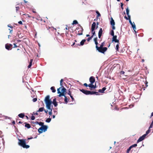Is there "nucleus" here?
Instances as JSON below:
<instances>
[{
    "label": "nucleus",
    "instance_id": "f257e3e1",
    "mask_svg": "<svg viewBox=\"0 0 153 153\" xmlns=\"http://www.w3.org/2000/svg\"><path fill=\"white\" fill-rule=\"evenodd\" d=\"M18 144L24 148L28 149L30 147V146L26 144L27 143L28 141L26 142V139H18Z\"/></svg>",
    "mask_w": 153,
    "mask_h": 153
},
{
    "label": "nucleus",
    "instance_id": "f03ea898",
    "mask_svg": "<svg viewBox=\"0 0 153 153\" xmlns=\"http://www.w3.org/2000/svg\"><path fill=\"white\" fill-rule=\"evenodd\" d=\"M44 101L46 104V106L47 109H50L51 107V105L52 103V102L50 99V96L47 95L45 98Z\"/></svg>",
    "mask_w": 153,
    "mask_h": 153
},
{
    "label": "nucleus",
    "instance_id": "7ed1b4c3",
    "mask_svg": "<svg viewBox=\"0 0 153 153\" xmlns=\"http://www.w3.org/2000/svg\"><path fill=\"white\" fill-rule=\"evenodd\" d=\"M62 87L61 89V92L60 91V89L61 88V87L57 89V93L59 94L58 95V96L59 97H61V96H65L66 94V90L65 88L63 86Z\"/></svg>",
    "mask_w": 153,
    "mask_h": 153
},
{
    "label": "nucleus",
    "instance_id": "20e7f679",
    "mask_svg": "<svg viewBox=\"0 0 153 153\" xmlns=\"http://www.w3.org/2000/svg\"><path fill=\"white\" fill-rule=\"evenodd\" d=\"M105 42H103L102 43L101 45H100V47H99V48H98L99 51V52L101 53H104L107 50V48L106 47H103L105 45Z\"/></svg>",
    "mask_w": 153,
    "mask_h": 153
},
{
    "label": "nucleus",
    "instance_id": "39448f33",
    "mask_svg": "<svg viewBox=\"0 0 153 153\" xmlns=\"http://www.w3.org/2000/svg\"><path fill=\"white\" fill-rule=\"evenodd\" d=\"M47 128L48 127L47 126L44 125L38 129L39 132L40 133H41L43 132V131L45 132L47 131Z\"/></svg>",
    "mask_w": 153,
    "mask_h": 153
},
{
    "label": "nucleus",
    "instance_id": "423d86ee",
    "mask_svg": "<svg viewBox=\"0 0 153 153\" xmlns=\"http://www.w3.org/2000/svg\"><path fill=\"white\" fill-rule=\"evenodd\" d=\"M76 29L77 30H79L78 31L77 35H81L82 34L83 29L82 26H80V27H78L76 28Z\"/></svg>",
    "mask_w": 153,
    "mask_h": 153
},
{
    "label": "nucleus",
    "instance_id": "0eeeda50",
    "mask_svg": "<svg viewBox=\"0 0 153 153\" xmlns=\"http://www.w3.org/2000/svg\"><path fill=\"white\" fill-rule=\"evenodd\" d=\"M80 91L86 95H91V91H90L85 90L83 89H80Z\"/></svg>",
    "mask_w": 153,
    "mask_h": 153
},
{
    "label": "nucleus",
    "instance_id": "6e6552de",
    "mask_svg": "<svg viewBox=\"0 0 153 153\" xmlns=\"http://www.w3.org/2000/svg\"><path fill=\"white\" fill-rule=\"evenodd\" d=\"M12 45L11 44H7L5 45L6 49L8 50H11L12 49Z\"/></svg>",
    "mask_w": 153,
    "mask_h": 153
},
{
    "label": "nucleus",
    "instance_id": "1a4fd4ad",
    "mask_svg": "<svg viewBox=\"0 0 153 153\" xmlns=\"http://www.w3.org/2000/svg\"><path fill=\"white\" fill-rule=\"evenodd\" d=\"M110 23L112 26V29L113 30H115V27L114 26L115 23L114 20H113L112 18H111V20L110 22Z\"/></svg>",
    "mask_w": 153,
    "mask_h": 153
},
{
    "label": "nucleus",
    "instance_id": "9d476101",
    "mask_svg": "<svg viewBox=\"0 0 153 153\" xmlns=\"http://www.w3.org/2000/svg\"><path fill=\"white\" fill-rule=\"evenodd\" d=\"M113 36V37L112 39V41L113 42H117L119 43V40L117 39V36L116 35H114Z\"/></svg>",
    "mask_w": 153,
    "mask_h": 153
},
{
    "label": "nucleus",
    "instance_id": "9b49d317",
    "mask_svg": "<svg viewBox=\"0 0 153 153\" xmlns=\"http://www.w3.org/2000/svg\"><path fill=\"white\" fill-rule=\"evenodd\" d=\"M146 136H145V135H144V134L142 135V136L140 137L139 139L137 140V143H138L140 142H141L144 139Z\"/></svg>",
    "mask_w": 153,
    "mask_h": 153
},
{
    "label": "nucleus",
    "instance_id": "f8f14e48",
    "mask_svg": "<svg viewBox=\"0 0 153 153\" xmlns=\"http://www.w3.org/2000/svg\"><path fill=\"white\" fill-rule=\"evenodd\" d=\"M89 81L90 83H93L95 81V79L94 77L93 76H91L89 78Z\"/></svg>",
    "mask_w": 153,
    "mask_h": 153
},
{
    "label": "nucleus",
    "instance_id": "ddd939ff",
    "mask_svg": "<svg viewBox=\"0 0 153 153\" xmlns=\"http://www.w3.org/2000/svg\"><path fill=\"white\" fill-rule=\"evenodd\" d=\"M102 28H100V29L98 32V37L99 38H100L102 36Z\"/></svg>",
    "mask_w": 153,
    "mask_h": 153
},
{
    "label": "nucleus",
    "instance_id": "4468645a",
    "mask_svg": "<svg viewBox=\"0 0 153 153\" xmlns=\"http://www.w3.org/2000/svg\"><path fill=\"white\" fill-rule=\"evenodd\" d=\"M86 41V40L85 39H83L82 40V41L80 43V45H79V44H76L75 45V46L77 47V46H78V45H83L84 44V43Z\"/></svg>",
    "mask_w": 153,
    "mask_h": 153
},
{
    "label": "nucleus",
    "instance_id": "2eb2a0df",
    "mask_svg": "<svg viewBox=\"0 0 153 153\" xmlns=\"http://www.w3.org/2000/svg\"><path fill=\"white\" fill-rule=\"evenodd\" d=\"M52 103L53 104L54 106L55 107H56L57 105V102L56 101V98H54L53 99V102H52Z\"/></svg>",
    "mask_w": 153,
    "mask_h": 153
},
{
    "label": "nucleus",
    "instance_id": "dca6fc26",
    "mask_svg": "<svg viewBox=\"0 0 153 153\" xmlns=\"http://www.w3.org/2000/svg\"><path fill=\"white\" fill-rule=\"evenodd\" d=\"M106 88L105 87H103L102 88V89H99L98 90V91L99 92L101 93H103L104 92V91L106 90Z\"/></svg>",
    "mask_w": 153,
    "mask_h": 153
},
{
    "label": "nucleus",
    "instance_id": "f3484780",
    "mask_svg": "<svg viewBox=\"0 0 153 153\" xmlns=\"http://www.w3.org/2000/svg\"><path fill=\"white\" fill-rule=\"evenodd\" d=\"M96 24L95 22H93L92 24L91 29H95Z\"/></svg>",
    "mask_w": 153,
    "mask_h": 153
},
{
    "label": "nucleus",
    "instance_id": "a211bd4d",
    "mask_svg": "<svg viewBox=\"0 0 153 153\" xmlns=\"http://www.w3.org/2000/svg\"><path fill=\"white\" fill-rule=\"evenodd\" d=\"M25 127L27 128H30L31 127V126L29 124L25 123Z\"/></svg>",
    "mask_w": 153,
    "mask_h": 153
},
{
    "label": "nucleus",
    "instance_id": "6ab92c4d",
    "mask_svg": "<svg viewBox=\"0 0 153 153\" xmlns=\"http://www.w3.org/2000/svg\"><path fill=\"white\" fill-rule=\"evenodd\" d=\"M18 116L19 117L21 118H23L25 116V115L24 113H21L19 114L18 115Z\"/></svg>",
    "mask_w": 153,
    "mask_h": 153
},
{
    "label": "nucleus",
    "instance_id": "aec40b11",
    "mask_svg": "<svg viewBox=\"0 0 153 153\" xmlns=\"http://www.w3.org/2000/svg\"><path fill=\"white\" fill-rule=\"evenodd\" d=\"M33 61V59H30L29 64L28 66V68H30L31 66V65H32V63Z\"/></svg>",
    "mask_w": 153,
    "mask_h": 153
},
{
    "label": "nucleus",
    "instance_id": "412c9836",
    "mask_svg": "<svg viewBox=\"0 0 153 153\" xmlns=\"http://www.w3.org/2000/svg\"><path fill=\"white\" fill-rule=\"evenodd\" d=\"M33 61V59H30L29 64L28 66V68H30L31 66V65H32V63Z\"/></svg>",
    "mask_w": 153,
    "mask_h": 153
},
{
    "label": "nucleus",
    "instance_id": "4be33fe9",
    "mask_svg": "<svg viewBox=\"0 0 153 153\" xmlns=\"http://www.w3.org/2000/svg\"><path fill=\"white\" fill-rule=\"evenodd\" d=\"M95 44H96V49L99 52V49H98L99 48H99V47H98V43L97 42H95Z\"/></svg>",
    "mask_w": 153,
    "mask_h": 153
},
{
    "label": "nucleus",
    "instance_id": "5701e85b",
    "mask_svg": "<svg viewBox=\"0 0 153 153\" xmlns=\"http://www.w3.org/2000/svg\"><path fill=\"white\" fill-rule=\"evenodd\" d=\"M51 89L52 91V92L53 93L55 92L56 91V90L54 87H51Z\"/></svg>",
    "mask_w": 153,
    "mask_h": 153
},
{
    "label": "nucleus",
    "instance_id": "b1692460",
    "mask_svg": "<svg viewBox=\"0 0 153 153\" xmlns=\"http://www.w3.org/2000/svg\"><path fill=\"white\" fill-rule=\"evenodd\" d=\"M96 94V95H98L99 94V93L98 92H95V91H91V95L92 94Z\"/></svg>",
    "mask_w": 153,
    "mask_h": 153
},
{
    "label": "nucleus",
    "instance_id": "393cba45",
    "mask_svg": "<svg viewBox=\"0 0 153 153\" xmlns=\"http://www.w3.org/2000/svg\"><path fill=\"white\" fill-rule=\"evenodd\" d=\"M65 97V99H64V101H65V104H67L68 102V98H67V97L65 96H65H64Z\"/></svg>",
    "mask_w": 153,
    "mask_h": 153
},
{
    "label": "nucleus",
    "instance_id": "a878e982",
    "mask_svg": "<svg viewBox=\"0 0 153 153\" xmlns=\"http://www.w3.org/2000/svg\"><path fill=\"white\" fill-rule=\"evenodd\" d=\"M150 128H149V129L146 131V133L144 135H145V136L146 137V136L150 132Z\"/></svg>",
    "mask_w": 153,
    "mask_h": 153
},
{
    "label": "nucleus",
    "instance_id": "bb28decb",
    "mask_svg": "<svg viewBox=\"0 0 153 153\" xmlns=\"http://www.w3.org/2000/svg\"><path fill=\"white\" fill-rule=\"evenodd\" d=\"M96 13L97 14V18L98 17L100 16H101V15L100 13L98 11H96Z\"/></svg>",
    "mask_w": 153,
    "mask_h": 153
},
{
    "label": "nucleus",
    "instance_id": "cd10ccee",
    "mask_svg": "<svg viewBox=\"0 0 153 153\" xmlns=\"http://www.w3.org/2000/svg\"><path fill=\"white\" fill-rule=\"evenodd\" d=\"M44 108L43 107H41V108H40L38 111L39 112H42V111H43L44 110Z\"/></svg>",
    "mask_w": 153,
    "mask_h": 153
},
{
    "label": "nucleus",
    "instance_id": "c85d7f7f",
    "mask_svg": "<svg viewBox=\"0 0 153 153\" xmlns=\"http://www.w3.org/2000/svg\"><path fill=\"white\" fill-rule=\"evenodd\" d=\"M96 88V85H94L93 84H92L91 88L90 89L91 90L92 88L95 89Z\"/></svg>",
    "mask_w": 153,
    "mask_h": 153
},
{
    "label": "nucleus",
    "instance_id": "c756f323",
    "mask_svg": "<svg viewBox=\"0 0 153 153\" xmlns=\"http://www.w3.org/2000/svg\"><path fill=\"white\" fill-rule=\"evenodd\" d=\"M49 109L50 110V111L49 112L48 114L50 115L51 116L52 115V109L51 108V107L50 109Z\"/></svg>",
    "mask_w": 153,
    "mask_h": 153
},
{
    "label": "nucleus",
    "instance_id": "7c9ffc66",
    "mask_svg": "<svg viewBox=\"0 0 153 153\" xmlns=\"http://www.w3.org/2000/svg\"><path fill=\"white\" fill-rule=\"evenodd\" d=\"M119 44H117L116 46V49L117 51H119Z\"/></svg>",
    "mask_w": 153,
    "mask_h": 153
},
{
    "label": "nucleus",
    "instance_id": "2f4dec72",
    "mask_svg": "<svg viewBox=\"0 0 153 153\" xmlns=\"http://www.w3.org/2000/svg\"><path fill=\"white\" fill-rule=\"evenodd\" d=\"M63 81V79H61L60 81V85L61 87H63V84L62 82Z\"/></svg>",
    "mask_w": 153,
    "mask_h": 153
},
{
    "label": "nucleus",
    "instance_id": "473e14b6",
    "mask_svg": "<svg viewBox=\"0 0 153 153\" xmlns=\"http://www.w3.org/2000/svg\"><path fill=\"white\" fill-rule=\"evenodd\" d=\"M110 34L112 36H114V31L113 30H111Z\"/></svg>",
    "mask_w": 153,
    "mask_h": 153
},
{
    "label": "nucleus",
    "instance_id": "72a5a7b5",
    "mask_svg": "<svg viewBox=\"0 0 153 153\" xmlns=\"http://www.w3.org/2000/svg\"><path fill=\"white\" fill-rule=\"evenodd\" d=\"M51 120V118H48L46 120V122L47 123H49Z\"/></svg>",
    "mask_w": 153,
    "mask_h": 153
},
{
    "label": "nucleus",
    "instance_id": "f704fd0d",
    "mask_svg": "<svg viewBox=\"0 0 153 153\" xmlns=\"http://www.w3.org/2000/svg\"><path fill=\"white\" fill-rule=\"evenodd\" d=\"M131 149V148L130 146L129 147L126 151V153H129Z\"/></svg>",
    "mask_w": 153,
    "mask_h": 153
},
{
    "label": "nucleus",
    "instance_id": "c9c22d12",
    "mask_svg": "<svg viewBox=\"0 0 153 153\" xmlns=\"http://www.w3.org/2000/svg\"><path fill=\"white\" fill-rule=\"evenodd\" d=\"M126 10L127 15H128L129 14V10L128 7L126 9Z\"/></svg>",
    "mask_w": 153,
    "mask_h": 153
},
{
    "label": "nucleus",
    "instance_id": "e433bc0d",
    "mask_svg": "<svg viewBox=\"0 0 153 153\" xmlns=\"http://www.w3.org/2000/svg\"><path fill=\"white\" fill-rule=\"evenodd\" d=\"M137 146V144H134L131 145V146L130 147L132 148L133 147H136V146Z\"/></svg>",
    "mask_w": 153,
    "mask_h": 153
},
{
    "label": "nucleus",
    "instance_id": "4c0bfd02",
    "mask_svg": "<svg viewBox=\"0 0 153 153\" xmlns=\"http://www.w3.org/2000/svg\"><path fill=\"white\" fill-rule=\"evenodd\" d=\"M78 23V22L76 20H74L72 24L73 25H74Z\"/></svg>",
    "mask_w": 153,
    "mask_h": 153
},
{
    "label": "nucleus",
    "instance_id": "58836bf2",
    "mask_svg": "<svg viewBox=\"0 0 153 153\" xmlns=\"http://www.w3.org/2000/svg\"><path fill=\"white\" fill-rule=\"evenodd\" d=\"M44 123L42 122H40L39 123V125L40 126H42L44 125Z\"/></svg>",
    "mask_w": 153,
    "mask_h": 153
},
{
    "label": "nucleus",
    "instance_id": "ea45409f",
    "mask_svg": "<svg viewBox=\"0 0 153 153\" xmlns=\"http://www.w3.org/2000/svg\"><path fill=\"white\" fill-rule=\"evenodd\" d=\"M153 125V121L152 122V123L149 126V128H152V127Z\"/></svg>",
    "mask_w": 153,
    "mask_h": 153
},
{
    "label": "nucleus",
    "instance_id": "a19ab883",
    "mask_svg": "<svg viewBox=\"0 0 153 153\" xmlns=\"http://www.w3.org/2000/svg\"><path fill=\"white\" fill-rule=\"evenodd\" d=\"M92 38V36H91L90 37L88 38L87 39V41L88 42Z\"/></svg>",
    "mask_w": 153,
    "mask_h": 153
},
{
    "label": "nucleus",
    "instance_id": "79ce46f5",
    "mask_svg": "<svg viewBox=\"0 0 153 153\" xmlns=\"http://www.w3.org/2000/svg\"><path fill=\"white\" fill-rule=\"evenodd\" d=\"M37 100V99L36 98H33V101L34 102H36Z\"/></svg>",
    "mask_w": 153,
    "mask_h": 153
},
{
    "label": "nucleus",
    "instance_id": "37998d69",
    "mask_svg": "<svg viewBox=\"0 0 153 153\" xmlns=\"http://www.w3.org/2000/svg\"><path fill=\"white\" fill-rule=\"evenodd\" d=\"M13 45H14V46L13 47V48H15L18 47V46L16 45V44L15 43H14Z\"/></svg>",
    "mask_w": 153,
    "mask_h": 153
},
{
    "label": "nucleus",
    "instance_id": "c03bdc74",
    "mask_svg": "<svg viewBox=\"0 0 153 153\" xmlns=\"http://www.w3.org/2000/svg\"><path fill=\"white\" fill-rule=\"evenodd\" d=\"M31 120H34L35 119V117L34 116H32L31 117Z\"/></svg>",
    "mask_w": 153,
    "mask_h": 153
},
{
    "label": "nucleus",
    "instance_id": "a18cd8bd",
    "mask_svg": "<svg viewBox=\"0 0 153 153\" xmlns=\"http://www.w3.org/2000/svg\"><path fill=\"white\" fill-rule=\"evenodd\" d=\"M19 8H20L19 7H16V10L17 12L19 10Z\"/></svg>",
    "mask_w": 153,
    "mask_h": 153
},
{
    "label": "nucleus",
    "instance_id": "49530a36",
    "mask_svg": "<svg viewBox=\"0 0 153 153\" xmlns=\"http://www.w3.org/2000/svg\"><path fill=\"white\" fill-rule=\"evenodd\" d=\"M97 37L94 38V42H97Z\"/></svg>",
    "mask_w": 153,
    "mask_h": 153
},
{
    "label": "nucleus",
    "instance_id": "de8ad7c7",
    "mask_svg": "<svg viewBox=\"0 0 153 153\" xmlns=\"http://www.w3.org/2000/svg\"><path fill=\"white\" fill-rule=\"evenodd\" d=\"M7 26L9 27H10L11 29H12L13 28V27L11 26L10 24H9Z\"/></svg>",
    "mask_w": 153,
    "mask_h": 153
},
{
    "label": "nucleus",
    "instance_id": "09e8293b",
    "mask_svg": "<svg viewBox=\"0 0 153 153\" xmlns=\"http://www.w3.org/2000/svg\"><path fill=\"white\" fill-rule=\"evenodd\" d=\"M92 35L91 36H92V37H93L94 36H96V33H95H95H92Z\"/></svg>",
    "mask_w": 153,
    "mask_h": 153
},
{
    "label": "nucleus",
    "instance_id": "8fccbe9b",
    "mask_svg": "<svg viewBox=\"0 0 153 153\" xmlns=\"http://www.w3.org/2000/svg\"><path fill=\"white\" fill-rule=\"evenodd\" d=\"M123 3H121V7L122 10H123Z\"/></svg>",
    "mask_w": 153,
    "mask_h": 153
},
{
    "label": "nucleus",
    "instance_id": "3c124183",
    "mask_svg": "<svg viewBox=\"0 0 153 153\" xmlns=\"http://www.w3.org/2000/svg\"><path fill=\"white\" fill-rule=\"evenodd\" d=\"M92 84H93V83H91L90 84H89V85H88V86L91 88Z\"/></svg>",
    "mask_w": 153,
    "mask_h": 153
},
{
    "label": "nucleus",
    "instance_id": "603ef678",
    "mask_svg": "<svg viewBox=\"0 0 153 153\" xmlns=\"http://www.w3.org/2000/svg\"><path fill=\"white\" fill-rule=\"evenodd\" d=\"M95 29H91V31L92 33H94L95 32Z\"/></svg>",
    "mask_w": 153,
    "mask_h": 153
},
{
    "label": "nucleus",
    "instance_id": "864d4df0",
    "mask_svg": "<svg viewBox=\"0 0 153 153\" xmlns=\"http://www.w3.org/2000/svg\"><path fill=\"white\" fill-rule=\"evenodd\" d=\"M134 24L131 25L132 27L133 28H134L136 27L135 25L134 22H133Z\"/></svg>",
    "mask_w": 153,
    "mask_h": 153
},
{
    "label": "nucleus",
    "instance_id": "5fc2aeb1",
    "mask_svg": "<svg viewBox=\"0 0 153 153\" xmlns=\"http://www.w3.org/2000/svg\"><path fill=\"white\" fill-rule=\"evenodd\" d=\"M134 24L131 25L132 27L133 28H134L136 27L135 25L134 22H133Z\"/></svg>",
    "mask_w": 153,
    "mask_h": 153
},
{
    "label": "nucleus",
    "instance_id": "6e6d98bb",
    "mask_svg": "<svg viewBox=\"0 0 153 153\" xmlns=\"http://www.w3.org/2000/svg\"><path fill=\"white\" fill-rule=\"evenodd\" d=\"M125 73V72L124 71H122L120 72V74H124Z\"/></svg>",
    "mask_w": 153,
    "mask_h": 153
},
{
    "label": "nucleus",
    "instance_id": "4d7b16f0",
    "mask_svg": "<svg viewBox=\"0 0 153 153\" xmlns=\"http://www.w3.org/2000/svg\"><path fill=\"white\" fill-rule=\"evenodd\" d=\"M129 22L130 23V24H131V25H132L133 24V23H132V22H131V19H129Z\"/></svg>",
    "mask_w": 153,
    "mask_h": 153
},
{
    "label": "nucleus",
    "instance_id": "13d9d810",
    "mask_svg": "<svg viewBox=\"0 0 153 153\" xmlns=\"http://www.w3.org/2000/svg\"><path fill=\"white\" fill-rule=\"evenodd\" d=\"M33 138L32 137H28L27 138V140H29L30 139H31Z\"/></svg>",
    "mask_w": 153,
    "mask_h": 153
},
{
    "label": "nucleus",
    "instance_id": "bf43d9fd",
    "mask_svg": "<svg viewBox=\"0 0 153 153\" xmlns=\"http://www.w3.org/2000/svg\"><path fill=\"white\" fill-rule=\"evenodd\" d=\"M86 87L88 86V85L86 83H85L83 84Z\"/></svg>",
    "mask_w": 153,
    "mask_h": 153
},
{
    "label": "nucleus",
    "instance_id": "052dcab7",
    "mask_svg": "<svg viewBox=\"0 0 153 153\" xmlns=\"http://www.w3.org/2000/svg\"><path fill=\"white\" fill-rule=\"evenodd\" d=\"M70 97L71 98V99H72L73 101L74 100V98L71 95Z\"/></svg>",
    "mask_w": 153,
    "mask_h": 153
},
{
    "label": "nucleus",
    "instance_id": "680f3d73",
    "mask_svg": "<svg viewBox=\"0 0 153 153\" xmlns=\"http://www.w3.org/2000/svg\"><path fill=\"white\" fill-rule=\"evenodd\" d=\"M18 23L20 25H22V22L21 21H20L18 22Z\"/></svg>",
    "mask_w": 153,
    "mask_h": 153
},
{
    "label": "nucleus",
    "instance_id": "e2e57ef3",
    "mask_svg": "<svg viewBox=\"0 0 153 153\" xmlns=\"http://www.w3.org/2000/svg\"><path fill=\"white\" fill-rule=\"evenodd\" d=\"M127 16L128 17V19H129H129H130V18H131L130 16L129 15V14H128V15H127Z\"/></svg>",
    "mask_w": 153,
    "mask_h": 153
},
{
    "label": "nucleus",
    "instance_id": "0e129e2a",
    "mask_svg": "<svg viewBox=\"0 0 153 153\" xmlns=\"http://www.w3.org/2000/svg\"><path fill=\"white\" fill-rule=\"evenodd\" d=\"M71 92H70V91H69V92H68V94H69L70 96H71Z\"/></svg>",
    "mask_w": 153,
    "mask_h": 153
},
{
    "label": "nucleus",
    "instance_id": "69168bd1",
    "mask_svg": "<svg viewBox=\"0 0 153 153\" xmlns=\"http://www.w3.org/2000/svg\"><path fill=\"white\" fill-rule=\"evenodd\" d=\"M133 30H134V31L136 33V27H134V28H133Z\"/></svg>",
    "mask_w": 153,
    "mask_h": 153
},
{
    "label": "nucleus",
    "instance_id": "338daca9",
    "mask_svg": "<svg viewBox=\"0 0 153 153\" xmlns=\"http://www.w3.org/2000/svg\"><path fill=\"white\" fill-rule=\"evenodd\" d=\"M12 123L13 125H14L15 124V121L13 120L12 122Z\"/></svg>",
    "mask_w": 153,
    "mask_h": 153
},
{
    "label": "nucleus",
    "instance_id": "774afa93",
    "mask_svg": "<svg viewBox=\"0 0 153 153\" xmlns=\"http://www.w3.org/2000/svg\"><path fill=\"white\" fill-rule=\"evenodd\" d=\"M9 30H10V33H11L12 32V31H13V30L12 29L11 30V29H9Z\"/></svg>",
    "mask_w": 153,
    "mask_h": 153
}]
</instances>
